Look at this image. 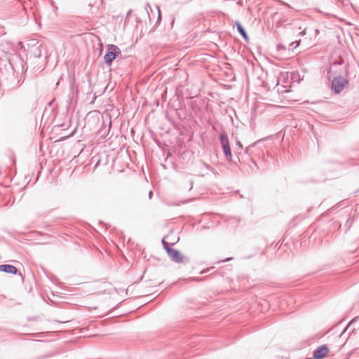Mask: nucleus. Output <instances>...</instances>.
I'll use <instances>...</instances> for the list:
<instances>
[{
  "label": "nucleus",
  "instance_id": "f257e3e1",
  "mask_svg": "<svg viewBox=\"0 0 359 359\" xmlns=\"http://www.w3.org/2000/svg\"><path fill=\"white\" fill-rule=\"evenodd\" d=\"M121 53L119 48L115 45H109L107 47V53L105 54L104 59L107 64L110 65L116 58V55Z\"/></svg>",
  "mask_w": 359,
  "mask_h": 359
},
{
  "label": "nucleus",
  "instance_id": "f03ea898",
  "mask_svg": "<svg viewBox=\"0 0 359 359\" xmlns=\"http://www.w3.org/2000/svg\"><path fill=\"white\" fill-rule=\"evenodd\" d=\"M220 141H221L223 151H224L227 159L231 160L232 158V154H231L229 142V140H228V137H227L226 134L222 133L220 135Z\"/></svg>",
  "mask_w": 359,
  "mask_h": 359
},
{
  "label": "nucleus",
  "instance_id": "7ed1b4c3",
  "mask_svg": "<svg viewBox=\"0 0 359 359\" xmlns=\"http://www.w3.org/2000/svg\"><path fill=\"white\" fill-rule=\"evenodd\" d=\"M347 84V81L342 77H337L334 79L332 83V88L336 93H340L344 87Z\"/></svg>",
  "mask_w": 359,
  "mask_h": 359
},
{
  "label": "nucleus",
  "instance_id": "20e7f679",
  "mask_svg": "<svg viewBox=\"0 0 359 359\" xmlns=\"http://www.w3.org/2000/svg\"><path fill=\"white\" fill-rule=\"evenodd\" d=\"M329 353V348L326 345H323L317 348L313 351V358L315 359H323L325 358Z\"/></svg>",
  "mask_w": 359,
  "mask_h": 359
},
{
  "label": "nucleus",
  "instance_id": "39448f33",
  "mask_svg": "<svg viewBox=\"0 0 359 359\" xmlns=\"http://www.w3.org/2000/svg\"><path fill=\"white\" fill-rule=\"evenodd\" d=\"M167 251L173 261L176 262H182L183 261L184 257L177 250L168 248Z\"/></svg>",
  "mask_w": 359,
  "mask_h": 359
},
{
  "label": "nucleus",
  "instance_id": "423d86ee",
  "mask_svg": "<svg viewBox=\"0 0 359 359\" xmlns=\"http://www.w3.org/2000/svg\"><path fill=\"white\" fill-rule=\"evenodd\" d=\"M101 290L98 292L99 294H112L113 290H114V287L111 284L108 283H104L101 286Z\"/></svg>",
  "mask_w": 359,
  "mask_h": 359
},
{
  "label": "nucleus",
  "instance_id": "0eeeda50",
  "mask_svg": "<svg viewBox=\"0 0 359 359\" xmlns=\"http://www.w3.org/2000/svg\"><path fill=\"white\" fill-rule=\"evenodd\" d=\"M0 271L11 274L17 273V269L14 266L8 264L1 265Z\"/></svg>",
  "mask_w": 359,
  "mask_h": 359
},
{
  "label": "nucleus",
  "instance_id": "6e6552de",
  "mask_svg": "<svg viewBox=\"0 0 359 359\" xmlns=\"http://www.w3.org/2000/svg\"><path fill=\"white\" fill-rule=\"evenodd\" d=\"M236 25H237V29L239 32V33L243 36V37L245 40H248V36L245 29H243V27L241 26V25L240 23L237 22Z\"/></svg>",
  "mask_w": 359,
  "mask_h": 359
},
{
  "label": "nucleus",
  "instance_id": "1a4fd4ad",
  "mask_svg": "<svg viewBox=\"0 0 359 359\" xmlns=\"http://www.w3.org/2000/svg\"><path fill=\"white\" fill-rule=\"evenodd\" d=\"M41 46V45L39 46V51H38L37 54H36V56L38 57L41 56V50L39 49V48Z\"/></svg>",
  "mask_w": 359,
  "mask_h": 359
},
{
  "label": "nucleus",
  "instance_id": "9d476101",
  "mask_svg": "<svg viewBox=\"0 0 359 359\" xmlns=\"http://www.w3.org/2000/svg\"><path fill=\"white\" fill-rule=\"evenodd\" d=\"M237 144L239 146V147H241V148L243 147V146H242V144H241V143L240 142H238Z\"/></svg>",
  "mask_w": 359,
  "mask_h": 359
},
{
  "label": "nucleus",
  "instance_id": "9b49d317",
  "mask_svg": "<svg viewBox=\"0 0 359 359\" xmlns=\"http://www.w3.org/2000/svg\"><path fill=\"white\" fill-rule=\"evenodd\" d=\"M151 194H152V192H151V191H150V193H149V196H151Z\"/></svg>",
  "mask_w": 359,
  "mask_h": 359
}]
</instances>
